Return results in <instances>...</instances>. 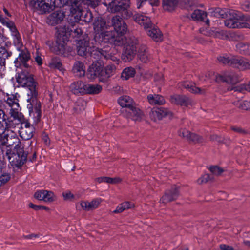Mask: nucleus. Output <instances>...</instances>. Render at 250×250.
I'll list each match as a JSON object with an SVG mask.
<instances>
[{
    "label": "nucleus",
    "instance_id": "e2e57ef3",
    "mask_svg": "<svg viewBox=\"0 0 250 250\" xmlns=\"http://www.w3.org/2000/svg\"><path fill=\"white\" fill-rule=\"evenodd\" d=\"M122 204L125 210L133 208L134 207V204L130 202H124Z\"/></svg>",
    "mask_w": 250,
    "mask_h": 250
},
{
    "label": "nucleus",
    "instance_id": "ea45409f",
    "mask_svg": "<svg viewBox=\"0 0 250 250\" xmlns=\"http://www.w3.org/2000/svg\"><path fill=\"white\" fill-rule=\"evenodd\" d=\"M207 16V13L200 9H196L191 15L192 19L195 21H203Z\"/></svg>",
    "mask_w": 250,
    "mask_h": 250
},
{
    "label": "nucleus",
    "instance_id": "6e6552de",
    "mask_svg": "<svg viewBox=\"0 0 250 250\" xmlns=\"http://www.w3.org/2000/svg\"><path fill=\"white\" fill-rule=\"evenodd\" d=\"M17 51L19 52L18 57L16 58L14 63L16 67H20L21 66L27 68L29 67L27 62L31 59V55L29 51L26 47L23 46V42L21 41L19 46L14 45Z\"/></svg>",
    "mask_w": 250,
    "mask_h": 250
},
{
    "label": "nucleus",
    "instance_id": "4468645a",
    "mask_svg": "<svg viewBox=\"0 0 250 250\" xmlns=\"http://www.w3.org/2000/svg\"><path fill=\"white\" fill-rule=\"evenodd\" d=\"M179 195L180 187L173 185L170 188L166 190L164 195L160 199V201L162 203L167 204L177 200Z\"/></svg>",
    "mask_w": 250,
    "mask_h": 250
},
{
    "label": "nucleus",
    "instance_id": "f8f14e48",
    "mask_svg": "<svg viewBox=\"0 0 250 250\" xmlns=\"http://www.w3.org/2000/svg\"><path fill=\"white\" fill-rule=\"evenodd\" d=\"M83 0H72L69 4L70 15L74 18L75 21L78 22L81 20V17L83 15V10L81 6L82 1ZM89 2L88 4H91L95 7L96 4L94 3V0H88Z\"/></svg>",
    "mask_w": 250,
    "mask_h": 250
},
{
    "label": "nucleus",
    "instance_id": "5701e85b",
    "mask_svg": "<svg viewBox=\"0 0 250 250\" xmlns=\"http://www.w3.org/2000/svg\"><path fill=\"white\" fill-rule=\"evenodd\" d=\"M11 128H14V124L10 119L8 118V115L5 112L0 109V129L4 131Z\"/></svg>",
    "mask_w": 250,
    "mask_h": 250
},
{
    "label": "nucleus",
    "instance_id": "72a5a7b5",
    "mask_svg": "<svg viewBox=\"0 0 250 250\" xmlns=\"http://www.w3.org/2000/svg\"><path fill=\"white\" fill-rule=\"evenodd\" d=\"M147 99L150 104L152 105H163L165 103L164 98L158 94H149L147 96Z\"/></svg>",
    "mask_w": 250,
    "mask_h": 250
},
{
    "label": "nucleus",
    "instance_id": "58836bf2",
    "mask_svg": "<svg viewBox=\"0 0 250 250\" xmlns=\"http://www.w3.org/2000/svg\"><path fill=\"white\" fill-rule=\"evenodd\" d=\"M178 3L177 0H163V7L165 10L171 12L175 10Z\"/></svg>",
    "mask_w": 250,
    "mask_h": 250
},
{
    "label": "nucleus",
    "instance_id": "2f4dec72",
    "mask_svg": "<svg viewBox=\"0 0 250 250\" xmlns=\"http://www.w3.org/2000/svg\"><path fill=\"white\" fill-rule=\"evenodd\" d=\"M138 56L139 60L143 63H147L150 61V55L147 48L145 46H141L138 51Z\"/></svg>",
    "mask_w": 250,
    "mask_h": 250
},
{
    "label": "nucleus",
    "instance_id": "09e8293b",
    "mask_svg": "<svg viewBox=\"0 0 250 250\" xmlns=\"http://www.w3.org/2000/svg\"><path fill=\"white\" fill-rule=\"evenodd\" d=\"M11 178L10 174L3 172L0 174V186L4 185Z\"/></svg>",
    "mask_w": 250,
    "mask_h": 250
},
{
    "label": "nucleus",
    "instance_id": "7ed1b4c3",
    "mask_svg": "<svg viewBox=\"0 0 250 250\" xmlns=\"http://www.w3.org/2000/svg\"><path fill=\"white\" fill-rule=\"evenodd\" d=\"M11 146L6 147L5 155L13 168H20L27 161V156L33 152L32 141L25 142L21 146V142L18 137L13 138Z\"/></svg>",
    "mask_w": 250,
    "mask_h": 250
},
{
    "label": "nucleus",
    "instance_id": "2eb2a0df",
    "mask_svg": "<svg viewBox=\"0 0 250 250\" xmlns=\"http://www.w3.org/2000/svg\"><path fill=\"white\" fill-rule=\"evenodd\" d=\"M172 115L171 112L168 109L164 107H153L149 113L150 118L154 122L162 120L166 117H171Z\"/></svg>",
    "mask_w": 250,
    "mask_h": 250
},
{
    "label": "nucleus",
    "instance_id": "423d86ee",
    "mask_svg": "<svg viewBox=\"0 0 250 250\" xmlns=\"http://www.w3.org/2000/svg\"><path fill=\"white\" fill-rule=\"evenodd\" d=\"M103 4L111 13L119 14L121 19H129L133 15L130 7V0H103Z\"/></svg>",
    "mask_w": 250,
    "mask_h": 250
},
{
    "label": "nucleus",
    "instance_id": "b1692460",
    "mask_svg": "<svg viewBox=\"0 0 250 250\" xmlns=\"http://www.w3.org/2000/svg\"><path fill=\"white\" fill-rule=\"evenodd\" d=\"M19 107L11 108L9 112L10 116L9 117L8 116V118L10 119V120L14 124V128L24 119V115L21 113L19 112Z\"/></svg>",
    "mask_w": 250,
    "mask_h": 250
},
{
    "label": "nucleus",
    "instance_id": "774afa93",
    "mask_svg": "<svg viewBox=\"0 0 250 250\" xmlns=\"http://www.w3.org/2000/svg\"><path fill=\"white\" fill-rule=\"evenodd\" d=\"M220 248L222 250H234V248L232 246L226 244H221Z\"/></svg>",
    "mask_w": 250,
    "mask_h": 250
},
{
    "label": "nucleus",
    "instance_id": "680f3d73",
    "mask_svg": "<svg viewBox=\"0 0 250 250\" xmlns=\"http://www.w3.org/2000/svg\"><path fill=\"white\" fill-rule=\"evenodd\" d=\"M84 107L83 106H80L79 104H76L73 108L74 113L80 114L83 110H84Z\"/></svg>",
    "mask_w": 250,
    "mask_h": 250
},
{
    "label": "nucleus",
    "instance_id": "e433bc0d",
    "mask_svg": "<svg viewBox=\"0 0 250 250\" xmlns=\"http://www.w3.org/2000/svg\"><path fill=\"white\" fill-rule=\"evenodd\" d=\"M147 35L155 42H160L162 40V34L159 30L155 27L149 28Z\"/></svg>",
    "mask_w": 250,
    "mask_h": 250
},
{
    "label": "nucleus",
    "instance_id": "f03ea898",
    "mask_svg": "<svg viewBox=\"0 0 250 250\" xmlns=\"http://www.w3.org/2000/svg\"><path fill=\"white\" fill-rule=\"evenodd\" d=\"M15 79L18 83L17 87H24L27 90V108L30 116H33L34 121L39 122L42 117L41 103L38 98V83L33 75L26 70L22 69L15 74Z\"/></svg>",
    "mask_w": 250,
    "mask_h": 250
},
{
    "label": "nucleus",
    "instance_id": "0eeeda50",
    "mask_svg": "<svg viewBox=\"0 0 250 250\" xmlns=\"http://www.w3.org/2000/svg\"><path fill=\"white\" fill-rule=\"evenodd\" d=\"M77 52L79 56L83 57L90 56L93 58L107 57L109 55L108 51L99 49L98 48L90 46L89 41L85 39H80L77 43Z\"/></svg>",
    "mask_w": 250,
    "mask_h": 250
},
{
    "label": "nucleus",
    "instance_id": "13d9d810",
    "mask_svg": "<svg viewBox=\"0 0 250 250\" xmlns=\"http://www.w3.org/2000/svg\"><path fill=\"white\" fill-rule=\"evenodd\" d=\"M215 36L220 39H224L228 37L226 32L223 30L217 31L215 32Z\"/></svg>",
    "mask_w": 250,
    "mask_h": 250
},
{
    "label": "nucleus",
    "instance_id": "9b49d317",
    "mask_svg": "<svg viewBox=\"0 0 250 250\" xmlns=\"http://www.w3.org/2000/svg\"><path fill=\"white\" fill-rule=\"evenodd\" d=\"M96 56V58L95 59L96 60L93 62L87 69V77L90 80H94L98 77L100 81V77L101 74H102V72L104 67V62L101 59L104 57L97 58V56Z\"/></svg>",
    "mask_w": 250,
    "mask_h": 250
},
{
    "label": "nucleus",
    "instance_id": "37998d69",
    "mask_svg": "<svg viewBox=\"0 0 250 250\" xmlns=\"http://www.w3.org/2000/svg\"><path fill=\"white\" fill-rule=\"evenodd\" d=\"M136 74L135 69L131 67L125 68L121 74V78L123 80H128L130 78L134 77Z\"/></svg>",
    "mask_w": 250,
    "mask_h": 250
},
{
    "label": "nucleus",
    "instance_id": "c756f323",
    "mask_svg": "<svg viewBox=\"0 0 250 250\" xmlns=\"http://www.w3.org/2000/svg\"><path fill=\"white\" fill-rule=\"evenodd\" d=\"M93 25V29L96 34L104 31L106 22L102 17H97L95 19Z\"/></svg>",
    "mask_w": 250,
    "mask_h": 250
},
{
    "label": "nucleus",
    "instance_id": "20e7f679",
    "mask_svg": "<svg viewBox=\"0 0 250 250\" xmlns=\"http://www.w3.org/2000/svg\"><path fill=\"white\" fill-rule=\"evenodd\" d=\"M212 16L218 18L227 19L224 21L225 25L229 28H246L250 29V16L248 14L239 15L234 10H229L228 14L225 10L215 8L211 12Z\"/></svg>",
    "mask_w": 250,
    "mask_h": 250
},
{
    "label": "nucleus",
    "instance_id": "1a4fd4ad",
    "mask_svg": "<svg viewBox=\"0 0 250 250\" xmlns=\"http://www.w3.org/2000/svg\"><path fill=\"white\" fill-rule=\"evenodd\" d=\"M53 0H32L29 6L36 10L40 14H45L51 12L54 9Z\"/></svg>",
    "mask_w": 250,
    "mask_h": 250
},
{
    "label": "nucleus",
    "instance_id": "79ce46f5",
    "mask_svg": "<svg viewBox=\"0 0 250 250\" xmlns=\"http://www.w3.org/2000/svg\"><path fill=\"white\" fill-rule=\"evenodd\" d=\"M233 104L241 110L250 111V100L235 101L233 102Z\"/></svg>",
    "mask_w": 250,
    "mask_h": 250
},
{
    "label": "nucleus",
    "instance_id": "bb28decb",
    "mask_svg": "<svg viewBox=\"0 0 250 250\" xmlns=\"http://www.w3.org/2000/svg\"><path fill=\"white\" fill-rule=\"evenodd\" d=\"M72 72L75 76L78 78L84 76L85 67L84 63L80 61H76L73 64Z\"/></svg>",
    "mask_w": 250,
    "mask_h": 250
},
{
    "label": "nucleus",
    "instance_id": "69168bd1",
    "mask_svg": "<svg viewBox=\"0 0 250 250\" xmlns=\"http://www.w3.org/2000/svg\"><path fill=\"white\" fill-rule=\"evenodd\" d=\"M93 19V16L91 13H87L86 15L85 19L83 20V21H84L86 22H90L92 21Z\"/></svg>",
    "mask_w": 250,
    "mask_h": 250
},
{
    "label": "nucleus",
    "instance_id": "338daca9",
    "mask_svg": "<svg viewBox=\"0 0 250 250\" xmlns=\"http://www.w3.org/2000/svg\"><path fill=\"white\" fill-rule=\"evenodd\" d=\"M125 209L122 205V204H119L115 210H114L113 212L114 213H118L122 212Z\"/></svg>",
    "mask_w": 250,
    "mask_h": 250
},
{
    "label": "nucleus",
    "instance_id": "603ef678",
    "mask_svg": "<svg viewBox=\"0 0 250 250\" xmlns=\"http://www.w3.org/2000/svg\"><path fill=\"white\" fill-rule=\"evenodd\" d=\"M210 179V176L208 174H205L198 179L197 182L199 184H202L208 182Z\"/></svg>",
    "mask_w": 250,
    "mask_h": 250
},
{
    "label": "nucleus",
    "instance_id": "473e14b6",
    "mask_svg": "<svg viewBox=\"0 0 250 250\" xmlns=\"http://www.w3.org/2000/svg\"><path fill=\"white\" fill-rule=\"evenodd\" d=\"M119 105L122 106V109H126L133 105V100L128 96L120 97L118 100Z\"/></svg>",
    "mask_w": 250,
    "mask_h": 250
},
{
    "label": "nucleus",
    "instance_id": "0e129e2a",
    "mask_svg": "<svg viewBox=\"0 0 250 250\" xmlns=\"http://www.w3.org/2000/svg\"><path fill=\"white\" fill-rule=\"evenodd\" d=\"M80 205L84 210L85 211H89L90 208L88 206V201H81L80 203Z\"/></svg>",
    "mask_w": 250,
    "mask_h": 250
},
{
    "label": "nucleus",
    "instance_id": "412c9836",
    "mask_svg": "<svg viewBox=\"0 0 250 250\" xmlns=\"http://www.w3.org/2000/svg\"><path fill=\"white\" fill-rule=\"evenodd\" d=\"M180 137L186 138L188 140L194 143H201L204 142L203 137L194 133H191L186 129H181L178 131Z\"/></svg>",
    "mask_w": 250,
    "mask_h": 250
},
{
    "label": "nucleus",
    "instance_id": "39448f33",
    "mask_svg": "<svg viewBox=\"0 0 250 250\" xmlns=\"http://www.w3.org/2000/svg\"><path fill=\"white\" fill-rule=\"evenodd\" d=\"M72 30L69 28L61 27L58 30L57 39L54 42L48 41L46 44L49 47L50 50L58 55L65 56V46L69 41Z\"/></svg>",
    "mask_w": 250,
    "mask_h": 250
},
{
    "label": "nucleus",
    "instance_id": "4be33fe9",
    "mask_svg": "<svg viewBox=\"0 0 250 250\" xmlns=\"http://www.w3.org/2000/svg\"><path fill=\"white\" fill-rule=\"evenodd\" d=\"M65 17L63 12L57 10L52 13L47 19V22L49 25L55 26L62 21Z\"/></svg>",
    "mask_w": 250,
    "mask_h": 250
},
{
    "label": "nucleus",
    "instance_id": "cd10ccee",
    "mask_svg": "<svg viewBox=\"0 0 250 250\" xmlns=\"http://www.w3.org/2000/svg\"><path fill=\"white\" fill-rule=\"evenodd\" d=\"M9 49L10 48L0 47V71L5 69L6 60L12 55V52Z\"/></svg>",
    "mask_w": 250,
    "mask_h": 250
},
{
    "label": "nucleus",
    "instance_id": "c9c22d12",
    "mask_svg": "<svg viewBox=\"0 0 250 250\" xmlns=\"http://www.w3.org/2000/svg\"><path fill=\"white\" fill-rule=\"evenodd\" d=\"M35 128H21L20 136L24 140L28 142L31 141L30 139L33 137Z\"/></svg>",
    "mask_w": 250,
    "mask_h": 250
},
{
    "label": "nucleus",
    "instance_id": "a18cd8bd",
    "mask_svg": "<svg viewBox=\"0 0 250 250\" xmlns=\"http://www.w3.org/2000/svg\"><path fill=\"white\" fill-rule=\"evenodd\" d=\"M233 56H229L227 54L221 55L217 57V60L220 63L232 66Z\"/></svg>",
    "mask_w": 250,
    "mask_h": 250
},
{
    "label": "nucleus",
    "instance_id": "f3484780",
    "mask_svg": "<svg viewBox=\"0 0 250 250\" xmlns=\"http://www.w3.org/2000/svg\"><path fill=\"white\" fill-rule=\"evenodd\" d=\"M216 80L228 84H235L239 82V77L235 72H226L223 74L216 76Z\"/></svg>",
    "mask_w": 250,
    "mask_h": 250
},
{
    "label": "nucleus",
    "instance_id": "6ab92c4d",
    "mask_svg": "<svg viewBox=\"0 0 250 250\" xmlns=\"http://www.w3.org/2000/svg\"><path fill=\"white\" fill-rule=\"evenodd\" d=\"M121 112L124 117L133 121L140 120L142 114L141 110L133 105L126 109H121Z\"/></svg>",
    "mask_w": 250,
    "mask_h": 250
},
{
    "label": "nucleus",
    "instance_id": "a19ab883",
    "mask_svg": "<svg viewBox=\"0 0 250 250\" xmlns=\"http://www.w3.org/2000/svg\"><path fill=\"white\" fill-rule=\"evenodd\" d=\"M48 66L51 69H55L59 71H62L63 70L61 60L57 57H53L51 59Z\"/></svg>",
    "mask_w": 250,
    "mask_h": 250
},
{
    "label": "nucleus",
    "instance_id": "4d7b16f0",
    "mask_svg": "<svg viewBox=\"0 0 250 250\" xmlns=\"http://www.w3.org/2000/svg\"><path fill=\"white\" fill-rule=\"evenodd\" d=\"M20 124L22 125L21 128H35L33 125H31L27 120H26L25 118L23 121L20 122Z\"/></svg>",
    "mask_w": 250,
    "mask_h": 250
},
{
    "label": "nucleus",
    "instance_id": "a211bd4d",
    "mask_svg": "<svg viewBox=\"0 0 250 250\" xmlns=\"http://www.w3.org/2000/svg\"><path fill=\"white\" fill-rule=\"evenodd\" d=\"M131 18L136 23L143 26L146 30L150 28L152 26L150 18L144 15L133 12V15Z\"/></svg>",
    "mask_w": 250,
    "mask_h": 250
},
{
    "label": "nucleus",
    "instance_id": "5fc2aeb1",
    "mask_svg": "<svg viewBox=\"0 0 250 250\" xmlns=\"http://www.w3.org/2000/svg\"><path fill=\"white\" fill-rule=\"evenodd\" d=\"M96 181L99 183H101L102 182L110 184L112 181V179L111 177H98L96 179Z\"/></svg>",
    "mask_w": 250,
    "mask_h": 250
},
{
    "label": "nucleus",
    "instance_id": "f704fd0d",
    "mask_svg": "<svg viewBox=\"0 0 250 250\" xmlns=\"http://www.w3.org/2000/svg\"><path fill=\"white\" fill-rule=\"evenodd\" d=\"M85 88L84 94H98L100 93L102 90V87L100 85L91 84L86 83Z\"/></svg>",
    "mask_w": 250,
    "mask_h": 250
},
{
    "label": "nucleus",
    "instance_id": "864d4df0",
    "mask_svg": "<svg viewBox=\"0 0 250 250\" xmlns=\"http://www.w3.org/2000/svg\"><path fill=\"white\" fill-rule=\"evenodd\" d=\"M62 196L64 200H72L74 199V195L69 191L62 193Z\"/></svg>",
    "mask_w": 250,
    "mask_h": 250
},
{
    "label": "nucleus",
    "instance_id": "a878e982",
    "mask_svg": "<svg viewBox=\"0 0 250 250\" xmlns=\"http://www.w3.org/2000/svg\"><path fill=\"white\" fill-rule=\"evenodd\" d=\"M85 84L86 83H84L82 81H78L72 83L70 85V88L72 93L74 94L83 95L85 93Z\"/></svg>",
    "mask_w": 250,
    "mask_h": 250
},
{
    "label": "nucleus",
    "instance_id": "7c9ffc66",
    "mask_svg": "<svg viewBox=\"0 0 250 250\" xmlns=\"http://www.w3.org/2000/svg\"><path fill=\"white\" fill-rule=\"evenodd\" d=\"M236 51L240 54L250 56V43L239 42L235 45Z\"/></svg>",
    "mask_w": 250,
    "mask_h": 250
},
{
    "label": "nucleus",
    "instance_id": "dca6fc26",
    "mask_svg": "<svg viewBox=\"0 0 250 250\" xmlns=\"http://www.w3.org/2000/svg\"><path fill=\"white\" fill-rule=\"evenodd\" d=\"M232 61V67L242 71L250 70V60L242 56H233Z\"/></svg>",
    "mask_w": 250,
    "mask_h": 250
},
{
    "label": "nucleus",
    "instance_id": "6e6d98bb",
    "mask_svg": "<svg viewBox=\"0 0 250 250\" xmlns=\"http://www.w3.org/2000/svg\"><path fill=\"white\" fill-rule=\"evenodd\" d=\"M231 129L233 131L241 134H246L248 133L247 130L238 126H232L231 127Z\"/></svg>",
    "mask_w": 250,
    "mask_h": 250
},
{
    "label": "nucleus",
    "instance_id": "aec40b11",
    "mask_svg": "<svg viewBox=\"0 0 250 250\" xmlns=\"http://www.w3.org/2000/svg\"><path fill=\"white\" fill-rule=\"evenodd\" d=\"M34 197L40 201L46 203H51L55 200V196L52 191L46 190H38L34 193Z\"/></svg>",
    "mask_w": 250,
    "mask_h": 250
},
{
    "label": "nucleus",
    "instance_id": "4c0bfd02",
    "mask_svg": "<svg viewBox=\"0 0 250 250\" xmlns=\"http://www.w3.org/2000/svg\"><path fill=\"white\" fill-rule=\"evenodd\" d=\"M18 96L19 97L18 93L15 94L7 95V98L6 100V102L10 108L20 107Z\"/></svg>",
    "mask_w": 250,
    "mask_h": 250
},
{
    "label": "nucleus",
    "instance_id": "3c124183",
    "mask_svg": "<svg viewBox=\"0 0 250 250\" xmlns=\"http://www.w3.org/2000/svg\"><path fill=\"white\" fill-rule=\"evenodd\" d=\"M209 170L212 174L217 175L223 172V169L217 166H210Z\"/></svg>",
    "mask_w": 250,
    "mask_h": 250
},
{
    "label": "nucleus",
    "instance_id": "ddd939ff",
    "mask_svg": "<svg viewBox=\"0 0 250 250\" xmlns=\"http://www.w3.org/2000/svg\"><path fill=\"white\" fill-rule=\"evenodd\" d=\"M125 40L124 45V49L122 53V59L125 62H130L134 57L136 53V44L137 40L134 38L132 42L127 41L125 42Z\"/></svg>",
    "mask_w": 250,
    "mask_h": 250
},
{
    "label": "nucleus",
    "instance_id": "052dcab7",
    "mask_svg": "<svg viewBox=\"0 0 250 250\" xmlns=\"http://www.w3.org/2000/svg\"><path fill=\"white\" fill-rule=\"evenodd\" d=\"M4 131L0 132V142H3V143L9 144L8 141V136L6 134H3Z\"/></svg>",
    "mask_w": 250,
    "mask_h": 250
},
{
    "label": "nucleus",
    "instance_id": "393cba45",
    "mask_svg": "<svg viewBox=\"0 0 250 250\" xmlns=\"http://www.w3.org/2000/svg\"><path fill=\"white\" fill-rule=\"evenodd\" d=\"M170 101L172 103L181 106H188L191 104V100L184 95L175 94L170 96Z\"/></svg>",
    "mask_w": 250,
    "mask_h": 250
},
{
    "label": "nucleus",
    "instance_id": "49530a36",
    "mask_svg": "<svg viewBox=\"0 0 250 250\" xmlns=\"http://www.w3.org/2000/svg\"><path fill=\"white\" fill-rule=\"evenodd\" d=\"M63 27L69 28L72 30V32H71L70 36L72 35L73 37H79L83 33V31L81 28H77L76 27L75 24L71 25L70 26H64Z\"/></svg>",
    "mask_w": 250,
    "mask_h": 250
},
{
    "label": "nucleus",
    "instance_id": "9d476101",
    "mask_svg": "<svg viewBox=\"0 0 250 250\" xmlns=\"http://www.w3.org/2000/svg\"><path fill=\"white\" fill-rule=\"evenodd\" d=\"M0 22L3 26L9 29L12 38L13 45L19 46L22 40L14 22L8 18L4 17L0 15Z\"/></svg>",
    "mask_w": 250,
    "mask_h": 250
},
{
    "label": "nucleus",
    "instance_id": "de8ad7c7",
    "mask_svg": "<svg viewBox=\"0 0 250 250\" xmlns=\"http://www.w3.org/2000/svg\"><path fill=\"white\" fill-rule=\"evenodd\" d=\"M72 0H53L54 8H62L66 5H69Z\"/></svg>",
    "mask_w": 250,
    "mask_h": 250
},
{
    "label": "nucleus",
    "instance_id": "c85d7f7f",
    "mask_svg": "<svg viewBox=\"0 0 250 250\" xmlns=\"http://www.w3.org/2000/svg\"><path fill=\"white\" fill-rule=\"evenodd\" d=\"M115 67L113 65H107L104 69H103L102 74L100 77V82L102 83L107 82L109 78L113 75Z\"/></svg>",
    "mask_w": 250,
    "mask_h": 250
},
{
    "label": "nucleus",
    "instance_id": "bf43d9fd",
    "mask_svg": "<svg viewBox=\"0 0 250 250\" xmlns=\"http://www.w3.org/2000/svg\"><path fill=\"white\" fill-rule=\"evenodd\" d=\"M235 91L239 92H244L245 91H247V84H241L239 86H236L234 88Z\"/></svg>",
    "mask_w": 250,
    "mask_h": 250
},
{
    "label": "nucleus",
    "instance_id": "c03bdc74",
    "mask_svg": "<svg viewBox=\"0 0 250 250\" xmlns=\"http://www.w3.org/2000/svg\"><path fill=\"white\" fill-rule=\"evenodd\" d=\"M183 85L189 92H190L192 93H199L201 90L200 88L195 86L194 83L192 82H184Z\"/></svg>",
    "mask_w": 250,
    "mask_h": 250
},
{
    "label": "nucleus",
    "instance_id": "f257e3e1",
    "mask_svg": "<svg viewBox=\"0 0 250 250\" xmlns=\"http://www.w3.org/2000/svg\"><path fill=\"white\" fill-rule=\"evenodd\" d=\"M112 24L114 27L113 31H106L96 33L94 40L101 47L98 49L103 51H108V56L104 57L105 59H110L113 52L112 48L115 46H122L125 42L124 35L127 30V26L125 22L122 20L120 16L116 15L113 17L111 20Z\"/></svg>",
    "mask_w": 250,
    "mask_h": 250
},
{
    "label": "nucleus",
    "instance_id": "8fccbe9b",
    "mask_svg": "<svg viewBox=\"0 0 250 250\" xmlns=\"http://www.w3.org/2000/svg\"><path fill=\"white\" fill-rule=\"evenodd\" d=\"M101 202V198H96L93 200H92L91 202H88V206L89 208H90V210H93L94 209L96 208L98 206L100 205V204Z\"/></svg>",
    "mask_w": 250,
    "mask_h": 250
}]
</instances>
